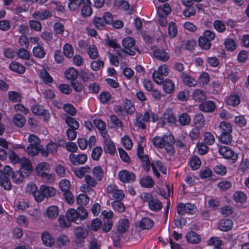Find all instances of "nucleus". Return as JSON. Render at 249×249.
Listing matches in <instances>:
<instances>
[{
  "mask_svg": "<svg viewBox=\"0 0 249 249\" xmlns=\"http://www.w3.org/2000/svg\"><path fill=\"white\" fill-rule=\"evenodd\" d=\"M158 120V115L151 110H148L145 111L144 114L137 113L135 120L134 121V124L135 126L142 129H144L146 127L145 122H152L155 123Z\"/></svg>",
  "mask_w": 249,
  "mask_h": 249,
  "instance_id": "1",
  "label": "nucleus"
},
{
  "mask_svg": "<svg viewBox=\"0 0 249 249\" xmlns=\"http://www.w3.org/2000/svg\"><path fill=\"white\" fill-rule=\"evenodd\" d=\"M13 172L12 168L8 165L4 167L3 171L0 170V186H2L5 190L11 189L12 185L9 177L11 176Z\"/></svg>",
  "mask_w": 249,
  "mask_h": 249,
  "instance_id": "2",
  "label": "nucleus"
},
{
  "mask_svg": "<svg viewBox=\"0 0 249 249\" xmlns=\"http://www.w3.org/2000/svg\"><path fill=\"white\" fill-rule=\"evenodd\" d=\"M169 73L168 67L163 64L160 66L157 71H154L152 74L154 81L158 84L161 85L163 83V76H167Z\"/></svg>",
  "mask_w": 249,
  "mask_h": 249,
  "instance_id": "3",
  "label": "nucleus"
},
{
  "mask_svg": "<svg viewBox=\"0 0 249 249\" xmlns=\"http://www.w3.org/2000/svg\"><path fill=\"white\" fill-rule=\"evenodd\" d=\"M122 45L126 50H122L123 52L130 55H134L136 48L134 47L135 41L131 37H127L122 40Z\"/></svg>",
  "mask_w": 249,
  "mask_h": 249,
  "instance_id": "4",
  "label": "nucleus"
},
{
  "mask_svg": "<svg viewBox=\"0 0 249 249\" xmlns=\"http://www.w3.org/2000/svg\"><path fill=\"white\" fill-rule=\"evenodd\" d=\"M151 49L153 51V56L157 59L162 62H166L169 59V55L164 49L157 46H152Z\"/></svg>",
  "mask_w": 249,
  "mask_h": 249,
  "instance_id": "5",
  "label": "nucleus"
},
{
  "mask_svg": "<svg viewBox=\"0 0 249 249\" xmlns=\"http://www.w3.org/2000/svg\"><path fill=\"white\" fill-rule=\"evenodd\" d=\"M143 148L141 145H139L137 149V155L141 159L142 162V166L143 169L146 171H149L150 165L151 164L147 155H143Z\"/></svg>",
  "mask_w": 249,
  "mask_h": 249,
  "instance_id": "6",
  "label": "nucleus"
},
{
  "mask_svg": "<svg viewBox=\"0 0 249 249\" xmlns=\"http://www.w3.org/2000/svg\"><path fill=\"white\" fill-rule=\"evenodd\" d=\"M74 234L76 236L75 242L76 244L78 246H82L84 239L88 235L89 231L87 229L78 227L75 229Z\"/></svg>",
  "mask_w": 249,
  "mask_h": 249,
  "instance_id": "7",
  "label": "nucleus"
},
{
  "mask_svg": "<svg viewBox=\"0 0 249 249\" xmlns=\"http://www.w3.org/2000/svg\"><path fill=\"white\" fill-rule=\"evenodd\" d=\"M219 152L220 155L224 158L228 159H231L233 162L236 161L238 159V155L228 146H222L219 148Z\"/></svg>",
  "mask_w": 249,
  "mask_h": 249,
  "instance_id": "8",
  "label": "nucleus"
},
{
  "mask_svg": "<svg viewBox=\"0 0 249 249\" xmlns=\"http://www.w3.org/2000/svg\"><path fill=\"white\" fill-rule=\"evenodd\" d=\"M31 110L34 114L43 116L45 122H47L50 119V115L48 111L44 109L41 106L35 105L32 107Z\"/></svg>",
  "mask_w": 249,
  "mask_h": 249,
  "instance_id": "9",
  "label": "nucleus"
},
{
  "mask_svg": "<svg viewBox=\"0 0 249 249\" xmlns=\"http://www.w3.org/2000/svg\"><path fill=\"white\" fill-rule=\"evenodd\" d=\"M61 142H64L63 140L60 141L58 143H55L51 142L46 145V150L42 149L41 150V153L44 157H47L49 153H53L56 152L58 146L61 145Z\"/></svg>",
  "mask_w": 249,
  "mask_h": 249,
  "instance_id": "10",
  "label": "nucleus"
},
{
  "mask_svg": "<svg viewBox=\"0 0 249 249\" xmlns=\"http://www.w3.org/2000/svg\"><path fill=\"white\" fill-rule=\"evenodd\" d=\"M69 160L74 165L84 164L87 160V156L85 154L75 155L71 154L69 156Z\"/></svg>",
  "mask_w": 249,
  "mask_h": 249,
  "instance_id": "11",
  "label": "nucleus"
},
{
  "mask_svg": "<svg viewBox=\"0 0 249 249\" xmlns=\"http://www.w3.org/2000/svg\"><path fill=\"white\" fill-rule=\"evenodd\" d=\"M120 180L124 182L128 183L133 182L135 180V176L132 173L127 170L120 171L118 175Z\"/></svg>",
  "mask_w": 249,
  "mask_h": 249,
  "instance_id": "12",
  "label": "nucleus"
},
{
  "mask_svg": "<svg viewBox=\"0 0 249 249\" xmlns=\"http://www.w3.org/2000/svg\"><path fill=\"white\" fill-rule=\"evenodd\" d=\"M151 167L154 174L158 178L160 177V174L158 171L157 169H158V170H159L162 173L164 174H166V168L160 161L158 160L155 163H151Z\"/></svg>",
  "mask_w": 249,
  "mask_h": 249,
  "instance_id": "13",
  "label": "nucleus"
},
{
  "mask_svg": "<svg viewBox=\"0 0 249 249\" xmlns=\"http://www.w3.org/2000/svg\"><path fill=\"white\" fill-rule=\"evenodd\" d=\"M33 17L36 20H45L52 17L51 12L48 9L37 11L33 13Z\"/></svg>",
  "mask_w": 249,
  "mask_h": 249,
  "instance_id": "14",
  "label": "nucleus"
},
{
  "mask_svg": "<svg viewBox=\"0 0 249 249\" xmlns=\"http://www.w3.org/2000/svg\"><path fill=\"white\" fill-rule=\"evenodd\" d=\"M215 107V103L211 101L202 102L199 105V109L205 112H212L214 111Z\"/></svg>",
  "mask_w": 249,
  "mask_h": 249,
  "instance_id": "15",
  "label": "nucleus"
},
{
  "mask_svg": "<svg viewBox=\"0 0 249 249\" xmlns=\"http://www.w3.org/2000/svg\"><path fill=\"white\" fill-rule=\"evenodd\" d=\"M233 222L230 219L221 220L218 224V228L223 231H227L231 229Z\"/></svg>",
  "mask_w": 249,
  "mask_h": 249,
  "instance_id": "16",
  "label": "nucleus"
},
{
  "mask_svg": "<svg viewBox=\"0 0 249 249\" xmlns=\"http://www.w3.org/2000/svg\"><path fill=\"white\" fill-rule=\"evenodd\" d=\"M59 214V209L54 205L49 206L46 210L45 216L50 219H54Z\"/></svg>",
  "mask_w": 249,
  "mask_h": 249,
  "instance_id": "17",
  "label": "nucleus"
},
{
  "mask_svg": "<svg viewBox=\"0 0 249 249\" xmlns=\"http://www.w3.org/2000/svg\"><path fill=\"white\" fill-rule=\"evenodd\" d=\"M104 142L105 152L111 155L114 154L116 151V148L113 142L107 138H105Z\"/></svg>",
  "mask_w": 249,
  "mask_h": 249,
  "instance_id": "18",
  "label": "nucleus"
},
{
  "mask_svg": "<svg viewBox=\"0 0 249 249\" xmlns=\"http://www.w3.org/2000/svg\"><path fill=\"white\" fill-rule=\"evenodd\" d=\"M40 191L43 192V196L46 198L53 196L56 194V190L54 188L44 185L40 186Z\"/></svg>",
  "mask_w": 249,
  "mask_h": 249,
  "instance_id": "19",
  "label": "nucleus"
},
{
  "mask_svg": "<svg viewBox=\"0 0 249 249\" xmlns=\"http://www.w3.org/2000/svg\"><path fill=\"white\" fill-rule=\"evenodd\" d=\"M171 11L170 6L168 3L160 6L157 8V14L159 17H166Z\"/></svg>",
  "mask_w": 249,
  "mask_h": 249,
  "instance_id": "20",
  "label": "nucleus"
},
{
  "mask_svg": "<svg viewBox=\"0 0 249 249\" xmlns=\"http://www.w3.org/2000/svg\"><path fill=\"white\" fill-rule=\"evenodd\" d=\"M129 228V221L126 219H121L119 220L117 226V231L120 234L125 232Z\"/></svg>",
  "mask_w": 249,
  "mask_h": 249,
  "instance_id": "21",
  "label": "nucleus"
},
{
  "mask_svg": "<svg viewBox=\"0 0 249 249\" xmlns=\"http://www.w3.org/2000/svg\"><path fill=\"white\" fill-rule=\"evenodd\" d=\"M161 84H162L163 89L166 93L170 94L174 91L175 84L171 80L166 79L164 81L163 80Z\"/></svg>",
  "mask_w": 249,
  "mask_h": 249,
  "instance_id": "22",
  "label": "nucleus"
},
{
  "mask_svg": "<svg viewBox=\"0 0 249 249\" xmlns=\"http://www.w3.org/2000/svg\"><path fill=\"white\" fill-rule=\"evenodd\" d=\"M41 238L43 244L46 246L51 247L54 243V238L48 232H43L41 234Z\"/></svg>",
  "mask_w": 249,
  "mask_h": 249,
  "instance_id": "23",
  "label": "nucleus"
},
{
  "mask_svg": "<svg viewBox=\"0 0 249 249\" xmlns=\"http://www.w3.org/2000/svg\"><path fill=\"white\" fill-rule=\"evenodd\" d=\"M154 222L149 218L144 217L142 218L138 224V226L143 230H149L154 225Z\"/></svg>",
  "mask_w": 249,
  "mask_h": 249,
  "instance_id": "24",
  "label": "nucleus"
},
{
  "mask_svg": "<svg viewBox=\"0 0 249 249\" xmlns=\"http://www.w3.org/2000/svg\"><path fill=\"white\" fill-rule=\"evenodd\" d=\"M90 171V168L88 165L78 168H75L73 170L74 175L79 178H81L84 176H85V174L89 173Z\"/></svg>",
  "mask_w": 249,
  "mask_h": 249,
  "instance_id": "25",
  "label": "nucleus"
},
{
  "mask_svg": "<svg viewBox=\"0 0 249 249\" xmlns=\"http://www.w3.org/2000/svg\"><path fill=\"white\" fill-rule=\"evenodd\" d=\"M70 1L68 5L69 8L71 11H74L78 9L81 3H89V0H69Z\"/></svg>",
  "mask_w": 249,
  "mask_h": 249,
  "instance_id": "26",
  "label": "nucleus"
},
{
  "mask_svg": "<svg viewBox=\"0 0 249 249\" xmlns=\"http://www.w3.org/2000/svg\"><path fill=\"white\" fill-rule=\"evenodd\" d=\"M181 77L182 79L184 84L189 87H195L197 84V81L195 79L191 77L186 73H182Z\"/></svg>",
  "mask_w": 249,
  "mask_h": 249,
  "instance_id": "27",
  "label": "nucleus"
},
{
  "mask_svg": "<svg viewBox=\"0 0 249 249\" xmlns=\"http://www.w3.org/2000/svg\"><path fill=\"white\" fill-rule=\"evenodd\" d=\"M186 238L188 242L192 244H198L201 240L199 235L192 231L187 234Z\"/></svg>",
  "mask_w": 249,
  "mask_h": 249,
  "instance_id": "28",
  "label": "nucleus"
},
{
  "mask_svg": "<svg viewBox=\"0 0 249 249\" xmlns=\"http://www.w3.org/2000/svg\"><path fill=\"white\" fill-rule=\"evenodd\" d=\"M193 99L197 102H201L206 99L205 92L200 89L195 90L193 93Z\"/></svg>",
  "mask_w": 249,
  "mask_h": 249,
  "instance_id": "29",
  "label": "nucleus"
},
{
  "mask_svg": "<svg viewBox=\"0 0 249 249\" xmlns=\"http://www.w3.org/2000/svg\"><path fill=\"white\" fill-rule=\"evenodd\" d=\"M9 68L12 71L20 74L23 73L25 71V68L23 65L16 62L11 63L9 65Z\"/></svg>",
  "mask_w": 249,
  "mask_h": 249,
  "instance_id": "30",
  "label": "nucleus"
},
{
  "mask_svg": "<svg viewBox=\"0 0 249 249\" xmlns=\"http://www.w3.org/2000/svg\"><path fill=\"white\" fill-rule=\"evenodd\" d=\"M163 119L164 121L163 124L165 123V122L172 124L175 123L176 121V117L171 110H166L165 112L163 114Z\"/></svg>",
  "mask_w": 249,
  "mask_h": 249,
  "instance_id": "31",
  "label": "nucleus"
},
{
  "mask_svg": "<svg viewBox=\"0 0 249 249\" xmlns=\"http://www.w3.org/2000/svg\"><path fill=\"white\" fill-rule=\"evenodd\" d=\"M13 122L16 126L19 127H22L24 126L26 122V120L22 115L18 113L13 117Z\"/></svg>",
  "mask_w": 249,
  "mask_h": 249,
  "instance_id": "32",
  "label": "nucleus"
},
{
  "mask_svg": "<svg viewBox=\"0 0 249 249\" xmlns=\"http://www.w3.org/2000/svg\"><path fill=\"white\" fill-rule=\"evenodd\" d=\"M65 76L67 79L75 81L78 75V71L74 68H71L65 71Z\"/></svg>",
  "mask_w": 249,
  "mask_h": 249,
  "instance_id": "33",
  "label": "nucleus"
},
{
  "mask_svg": "<svg viewBox=\"0 0 249 249\" xmlns=\"http://www.w3.org/2000/svg\"><path fill=\"white\" fill-rule=\"evenodd\" d=\"M40 76L44 83L49 84L52 83L53 79L49 72L45 69H42L40 71Z\"/></svg>",
  "mask_w": 249,
  "mask_h": 249,
  "instance_id": "34",
  "label": "nucleus"
},
{
  "mask_svg": "<svg viewBox=\"0 0 249 249\" xmlns=\"http://www.w3.org/2000/svg\"><path fill=\"white\" fill-rule=\"evenodd\" d=\"M93 175L96 178L97 180L100 181L104 177V171L100 166H97L94 167L92 170Z\"/></svg>",
  "mask_w": 249,
  "mask_h": 249,
  "instance_id": "35",
  "label": "nucleus"
},
{
  "mask_svg": "<svg viewBox=\"0 0 249 249\" xmlns=\"http://www.w3.org/2000/svg\"><path fill=\"white\" fill-rule=\"evenodd\" d=\"M149 209L153 211H158L162 208V203L157 199L153 198L148 204Z\"/></svg>",
  "mask_w": 249,
  "mask_h": 249,
  "instance_id": "36",
  "label": "nucleus"
},
{
  "mask_svg": "<svg viewBox=\"0 0 249 249\" xmlns=\"http://www.w3.org/2000/svg\"><path fill=\"white\" fill-rule=\"evenodd\" d=\"M92 23L97 29L99 30L104 29L106 25L103 18L97 16L93 18Z\"/></svg>",
  "mask_w": 249,
  "mask_h": 249,
  "instance_id": "37",
  "label": "nucleus"
},
{
  "mask_svg": "<svg viewBox=\"0 0 249 249\" xmlns=\"http://www.w3.org/2000/svg\"><path fill=\"white\" fill-rule=\"evenodd\" d=\"M33 53L35 57L40 59L44 58L46 54V52L43 48L39 45L33 48Z\"/></svg>",
  "mask_w": 249,
  "mask_h": 249,
  "instance_id": "38",
  "label": "nucleus"
},
{
  "mask_svg": "<svg viewBox=\"0 0 249 249\" xmlns=\"http://www.w3.org/2000/svg\"><path fill=\"white\" fill-rule=\"evenodd\" d=\"M65 121V123L70 128L77 129L79 128V124L75 119L70 116H67L66 117Z\"/></svg>",
  "mask_w": 249,
  "mask_h": 249,
  "instance_id": "39",
  "label": "nucleus"
},
{
  "mask_svg": "<svg viewBox=\"0 0 249 249\" xmlns=\"http://www.w3.org/2000/svg\"><path fill=\"white\" fill-rule=\"evenodd\" d=\"M11 179L14 182L19 184L23 181L24 176L20 171H17L13 173L11 175Z\"/></svg>",
  "mask_w": 249,
  "mask_h": 249,
  "instance_id": "40",
  "label": "nucleus"
},
{
  "mask_svg": "<svg viewBox=\"0 0 249 249\" xmlns=\"http://www.w3.org/2000/svg\"><path fill=\"white\" fill-rule=\"evenodd\" d=\"M67 220L71 222H75L79 218L77 213V210L74 209L69 210L66 213Z\"/></svg>",
  "mask_w": 249,
  "mask_h": 249,
  "instance_id": "41",
  "label": "nucleus"
},
{
  "mask_svg": "<svg viewBox=\"0 0 249 249\" xmlns=\"http://www.w3.org/2000/svg\"><path fill=\"white\" fill-rule=\"evenodd\" d=\"M20 163L21 166V169L28 172H31L33 170L31 163L29 160L25 158L20 159Z\"/></svg>",
  "mask_w": 249,
  "mask_h": 249,
  "instance_id": "42",
  "label": "nucleus"
},
{
  "mask_svg": "<svg viewBox=\"0 0 249 249\" xmlns=\"http://www.w3.org/2000/svg\"><path fill=\"white\" fill-rule=\"evenodd\" d=\"M219 127L222 131L221 134L231 133L232 132L231 125L228 123L222 122L220 123Z\"/></svg>",
  "mask_w": 249,
  "mask_h": 249,
  "instance_id": "43",
  "label": "nucleus"
},
{
  "mask_svg": "<svg viewBox=\"0 0 249 249\" xmlns=\"http://www.w3.org/2000/svg\"><path fill=\"white\" fill-rule=\"evenodd\" d=\"M84 6L82 8L81 13L83 17H88L90 16L92 13V10L90 6V2L89 3H83Z\"/></svg>",
  "mask_w": 249,
  "mask_h": 249,
  "instance_id": "44",
  "label": "nucleus"
},
{
  "mask_svg": "<svg viewBox=\"0 0 249 249\" xmlns=\"http://www.w3.org/2000/svg\"><path fill=\"white\" fill-rule=\"evenodd\" d=\"M8 97L10 100L14 102H19L22 99L21 95L14 91H10L8 92Z\"/></svg>",
  "mask_w": 249,
  "mask_h": 249,
  "instance_id": "45",
  "label": "nucleus"
},
{
  "mask_svg": "<svg viewBox=\"0 0 249 249\" xmlns=\"http://www.w3.org/2000/svg\"><path fill=\"white\" fill-rule=\"evenodd\" d=\"M140 183L143 187L151 188L153 186L154 182L149 176H146L140 180Z\"/></svg>",
  "mask_w": 249,
  "mask_h": 249,
  "instance_id": "46",
  "label": "nucleus"
},
{
  "mask_svg": "<svg viewBox=\"0 0 249 249\" xmlns=\"http://www.w3.org/2000/svg\"><path fill=\"white\" fill-rule=\"evenodd\" d=\"M233 197L237 202L243 203L247 199L246 195L243 192H236L233 194Z\"/></svg>",
  "mask_w": 249,
  "mask_h": 249,
  "instance_id": "47",
  "label": "nucleus"
},
{
  "mask_svg": "<svg viewBox=\"0 0 249 249\" xmlns=\"http://www.w3.org/2000/svg\"><path fill=\"white\" fill-rule=\"evenodd\" d=\"M87 53L91 59H96L98 57L97 49L94 45H90L87 50Z\"/></svg>",
  "mask_w": 249,
  "mask_h": 249,
  "instance_id": "48",
  "label": "nucleus"
},
{
  "mask_svg": "<svg viewBox=\"0 0 249 249\" xmlns=\"http://www.w3.org/2000/svg\"><path fill=\"white\" fill-rule=\"evenodd\" d=\"M201 163L199 159L197 156H195L190 160V167L194 170H197L200 166Z\"/></svg>",
  "mask_w": 249,
  "mask_h": 249,
  "instance_id": "49",
  "label": "nucleus"
},
{
  "mask_svg": "<svg viewBox=\"0 0 249 249\" xmlns=\"http://www.w3.org/2000/svg\"><path fill=\"white\" fill-rule=\"evenodd\" d=\"M28 142L30 143L29 145L41 147L40 145V139L39 138L35 135H30L28 138Z\"/></svg>",
  "mask_w": 249,
  "mask_h": 249,
  "instance_id": "50",
  "label": "nucleus"
},
{
  "mask_svg": "<svg viewBox=\"0 0 249 249\" xmlns=\"http://www.w3.org/2000/svg\"><path fill=\"white\" fill-rule=\"evenodd\" d=\"M111 205L114 210L119 213H123L125 210L124 204L119 200L114 201L111 203Z\"/></svg>",
  "mask_w": 249,
  "mask_h": 249,
  "instance_id": "51",
  "label": "nucleus"
},
{
  "mask_svg": "<svg viewBox=\"0 0 249 249\" xmlns=\"http://www.w3.org/2000/svg\"><path fill=\"white\" fill-rule=\"evenodd\" d=\"M178 121L181 125H186L190 123L191 118L187 113H183L179 116Z\"/></svg>",
  "mask_w": 249,
  "mask_h": 249,
  "instance_id": "52",
  "label": "nucleus"
},
{
  "mask_svg": "<svg viewBox=\"0 0 249 249\" xmlns=\"http://www.w3.org/2000/svg\"><path fill=\"white\" fill-rule=\"evenodd\" d=\"M50 169V165L47 162H41L39 163L36 169V171L37 175H39L40 173L45 172L46 171H48Z\"/></svg>",
  "mask_w": 249,
  "mask_h": 249,
  "instance_id": "53",
  "label": "nucleus"
},
{
  "mask_svg": "<svg viewBox=\"0 0 249 249\" xmlns=\"http://www.w3.org/2000/svg\"><path fill=\"white\" fill-rule=\"evenodd\" d=\"M194 123L198 125L200 127L203 126L205 122V119L203 115L201 113H198L195 115L194 119Z\"/></svg>",
  "mask_w": 249,
  "mask_h": 249,
  "instance_id": "54",
  "label": "nucleus"
},
{
  "mask_svg": "<svg viewBox=\"0 0 249 249\" xmlns=\"http://www.w3.org/2000/svg\"><path fill=\"white\" fill-rule=\"evenodd\" d=\"M198 44L199 46L203 49L208 50L211 46V41H208L204 37L200 36L198 39Z\"/></svg>",
  "mask_w": 249,
  "mask_h": 249,
  "instance_id": "55",
  "label": "nucleus"
},
{
  "mask_svg": "<svg viewBox=\"0 0 249 249\" xmlns=\"http://www.w3.org/2000/svg\"><path fill=\"white\" fill-rule=\"evenodd\" d=\"M240 102V98L237 95H231L227 100V104L228 105L236 106Z\"/></svg>",
  "mask_w": 249,
  "mask_h": 249,
  "instance_id": "56",
  "label": "nucleus"
},
{
  "mask_svg": "<svg viewBox=\"0 0 249 249\" xmlns=\"http://www.w3.org/2000/svg\"><path fill=\"white\" fill-rule=\"evenodd\" d=\"M103 152V149L100 146L95 147L91 153V158L95 160H98L101 157Z\"/></svg>",
  "mask_w": 249,
  "mask_h": 249,
  "instance_id": "57",
  "label": "nucleus"
},
{
  "mask_svg": "<svg viewBox=\"0 0 249 249\" xmlns=\"http://www.w3.org/2000/svg\"><path fill=\"white\" fill-rule=\"evenodd\" d=\"M152 142L154 146L159 148H162L165 146L164 143V137H156L153 138Z\"/></svg>",
  "mask_w": 249,
  "mask_h": 249,
  "instance_id": "58",
  "label": "nucleus"
},
{
  "mask_svg": "<svg viewBox=\"0 0 249 249\" xmlns=\"http://www.w3.org/2000/svg\"><path fill=\"white\" fill-rule=\"evenodd\" d=\"M42 150L41 147H38L36 146H33L31 145H28L27 147L26 151L28 155L31 156H35L36 155L39 151L41 152Z\"/></svg>",
  "mask_w": 249,
  "mask_h": 249,
  "instance_id": "59",
  "label": "nucleus"
},
{
  "mask_svg": "<svg viewBox=\"0 0 249 249\" xmlns=\"http://www.w3.org/2000/svg\"><path fill=\"white\" fill-rule=\"evenodd\" d=\"M77 203L80 205H86L89 201V197L84 194H80L76 198Z\"/></svg>",
  "mask_w": 249,
  "mask_h": 249,
  "instance_id": "60",
  "label": "nucleus"
},
{
  "mask_svg": "<svg viewBox=\"0 0 249 249\" xmlns=\"http://www.w3.org/2000/svg\"><path fill=\"white\" fill-rule=\"evenodd\" d=\"M226 49L229 51H232L236 48L235 43L232 39L227 38L224 42Z\"/></svg>",
  "mask_w": 249,
  "mask_h": 249,
  "instance_id": "61",
  "label": "nucleus"
},
{
  "mask_svg": "<svg viewBox=\"0 0 249 249\" xmlns=\"http://www.w3.org/2000/svg\"><path fill=\"white\" fill-rule=\"evenodd\" d=\"M213 26L215 29L220 33H222L226 30L225 24L219 20H215L213 22Z\"/></svg>",
  "mask_w": 249,
  "mask_h": 249,
  "instance_id": "62",
  "label": "nucleus"
},
{
  "mask_svg": "<svg viewBox=\"0 0 249 249\" xmlns=\"http://www.w3.org/2000/svg\"><path fill=\"white\" fill-rule=\"evenodd\" d=\"M209 74L207 72H203L199 77V83L203 85H206L210 81Z\"/></svg>",
  "mask_w": 249,
  "mask_h": 249,
  "instance_id": "63",
  "label": "nucleus"
},
{
  "mask_svg": "<svg viewBox=\"0 0 249 249\" xmlns=\"http://www.w3.org/2000/svg\"><path fill=\"white\" fill-rule=\"evenodd\" d=\"M63 53L67 57H71L73 53L72 47L69 44H66L63 47Z\"/></svg>",
  "mask_w": 249,
  "mask_h": 249,
  "instance_id": "64",
  "label": "nucleus"
}]
</instances>
